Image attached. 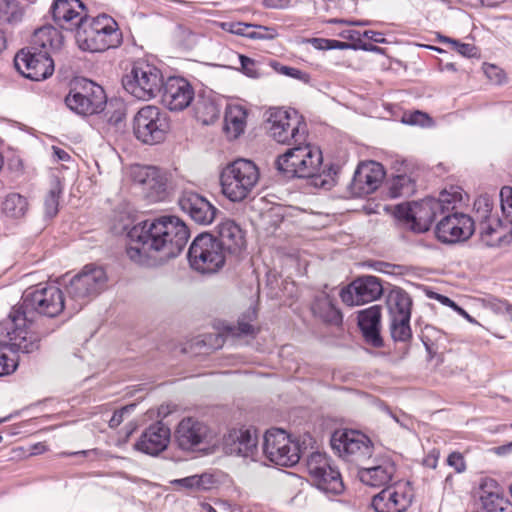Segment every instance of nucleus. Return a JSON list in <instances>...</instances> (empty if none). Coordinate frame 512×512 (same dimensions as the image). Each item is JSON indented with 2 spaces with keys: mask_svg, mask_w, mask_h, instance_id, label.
I'll use <instances>...</instances> for the list:
<instances>
[{
  "mask_svg": "<svg viewBox=\"0 0 512 512\" xmlns=\"http://www.w3.org/2000/svg\"><path fill=\"white\" fill-rule=\"evenodd\" d=\"M390 319L411 318L412 299L400 287L392 288L386 298Z\"/></svg>",
  "mask_w": 512,
  "mask_h": 512,
  "instance_id": "nucleus-33",
  "label": "nucleus"
},
{
  "mask_svg": "<svg viewBox=\"0 0 512 512\" xmlns=\"http://www.w3.org/2000/svg\"><path fill=\"white\" fill-rule=\"evenodd\" d=\"M168 130L167 114L156 106H144L134 116L133 133L144 144L161 143L164 141Z\"/></svg>",
  "mask_w": 512,
  "mask_h": 512,
  "instance_id": "nucleus-13",
  "label": "nucleus"
},
{
  "mask_svg": "<svg viewBox=\"0 0 512 512\" xmlns=\"http://www.w3.org/2000/svg\"><path fill=\"white\" fill-rule=\"evenodd\" d=\"M85 5L80 0H54L51 6V13L54 22L62 29L73 31L81 24Z\"/></svg>",
  "mask_w": 512,
  "mask_h": 512,
  "instance_id": "nucleus-25",
  "label": "nucleus"
},
{
  "mask_svg": "<svg viewBox=\"0 0 512 512\" xmlns=\"http://www.w3.org/2000/svg\"><path fill=\"white\" fill-rule=\"evenodd\" d=\"M325 48L327 50H333V49H339V50H347L352 49L356 50L355 42L349 43V42H342L334 39H328V42H325Z\"/></svg>",
  "mask_w": 512,
  "mask_h": 512,
  "instance_id": "nucleus-53",
  "label": "nucleus"
},
{
  "mask_svg": "<svg viewBox=\"0 0 512 512\" xmlns=\"http://www.w3.org/2000/svg\"><path fill=\"white\" fill-rule=\"evenodd\" d=\"M330 22L332 23H341V24H347V25H353V26H366L369 25L370 22L366 20H359V21H347L343 19H333Z\"/></svg>",
  "mask_w": 512,
  "mask_h": 512,
  "instance_id": "nucleus-60",
  "label": "nucleus"
},
{
  "mask_svg": "<svg viewBox=\"0 0 512 512\" xmlns=\"http://www.w3.org/2000/svg\"><path fill=\"white\" fill-rule=\"evenodd\" d=\"M132 181L140 186L145 197L152 202L162 201L167 196V177L155 166L133 165L130 168Z\"/></svg>",
  "mask_w": 512,
  "mask_h": 512,
  "instance_id": "nucleus-18",
  "label": "nucleus"
},
{
  "mask_svg": "<svg viewBox=\"0 0 512 512\" xmlns=\"http://www.w3.org/2000/svg\"><path fill=\"white\" fill-rule=\"evenodd\" d=\"M211 429L204 422L193 417L182 419L175 430V441L184 451L202 450L212 441Z\"/></svg>",
  "mask_w": 512,
  "mask_h": 512,
  "instance_id": "nucleus-20",
  "label": "nucleus"
},
{
  "mask_svg": "<svg viewBox=\"0 0 512 512\" xmlns=\"http://www.w3.org/2000/svg\"><path fill=\"white\" fill-rule=\"evenodd\" d=\"M370 466H360L358 477L360 481L368 486L380 487L392 481L396 472L394 461L388 457L376 458Z\"/></svg>",
  "mask_w": 512,
  "mask_h": 512,
  "instance_id": "nucleus-26",
  "label": "nucleus"
},
{
  "mask_svg": "<svg viewBox=\"0 0 512 512\" xmlns=\"http://www.w3.org/2000/svg\"><path fill=\"white\" fill-rule=\"evenodd\" d=\"M331 448L339 457L359 467L372 456L371 440L356 430H336L330 440Z\"/></svg>",
  "mask_w": 512,
  "mask_h": 512,
  "instance_id": "nucleus-12",
  "label": "nucleus"
},
{
  "mask_svg": "<svg viewBox=\"0 0 512 512\" xmlns=\"http://www.w3.org/2000/svg\"><path fill=\"white\" fill-rule=\"evenodd\" d=\"M496 487L494 480L481 485L480 500L486 512H512V502L497 492L486 491L485 487Z\"/></svg>",
  "mask_w": 512,
  "mask_h": 512,
  "instance_id": "nucleus-35",
  "label": "nucleus"
},
{
  "mask_svg": "<svg viewBox=\"0 0 512 512\" xmlns=\"http://www.w3.org/2000/svg\"><path fill=\"white\" fill-rule=\"evenodd\" d=\"M178 205L182 212L199 225L211 224L219 210L204 196L191 190L182 192L178 199Z\"/></svg>",
  "mask_w": 512,
  "mask_h": 512,
  "instance_id": "nucleus-21",
  "label": "nucleus"
},
{
  "mask_svg": "<svg viewBox=\"0 0 512 512\" xmlns=\"http://www.w3.org/2000/svg\"><path fill=\"white\" fill-rule=\"evenodd\" d=\"M325 42H328V39H324V38H313L312 39V44L314 45V47L317 49H320V50H327V48L324 47Z\"/></svg>",
  "mask_w": 512,
  "mask_h": 512,
  "instance_id": "nucleus-64",
  "label": "nucleus"
},
{
  "mask_svg": "<svg viewBox=\"0 0 512 512\" xmlns=\"http://www.w3.org/2000/svg\"><path fill=\"white\" fill-rule=\"evenodd\" d=\"M216 232L214 238L226 253L236 255L245 247L244 232L234 220L221 221Z\"/></svg>",
  "mask_w": 512,
  "mask_h": 512,
  "instance_id": "nucleus-29",
  "label": "nucleus"
},
{
  "mask_svg": "<svg viewBox=\"0 0 512 512\" xmlns=\"http://www.w3.org/2000/svg\"><path fill=\"white\" fill-rule=\"evenodd\" d=\"M481 242L487 247H500L512 241V235L499 218L479 224Z\"/></svg>",
  "mask_w": 512,
  "mask_h": 512,
  "instance_id": "nucleus-31",
  "label": "nucleus"
},
{
  "mask_svg": "<svg viewBox=\"0 0 512 512\" xmlns=\"http://www.w3.org/2000/svg\"><path fill=\"white\" fill-rule=\"evenodd\" d=\"M311 309L314 316L318 317L325 323L336 326L342 323V314L335 306L333 299L328 295L316 297Z\"/></svg>",
  "mask_w": 512,
  "mask_h": 512,
  "instance_id": "nucleus-34",
  "label": "nucleus"
},
{
  "mask_svg": "<svg viewBox=\"0 0 512 512\" xmlns=\"http://www.w3.org/2000/svg\"><path fill=\"white\" fill-rule=\"evenodd\" d=\"M358 326L368 345L380 348L384 345L380 334L381 306L373 305L358 312Z\"/></svg>",
  "mask_w": 512,
  "mask_h": 512,
  "instance_id": "nucleus-28",
  "label": "nucleus"
},
{
  "mask_svg": "<svg viewBox=\"0 0 512 512\" xmlns=\"http://www.w3.org/2000/svg\"><path fill=\"white\" fill-rule=\"evenodd\" d=\"M367 38L375 43H387V40L383 37V34L373 30H366L361 34V37Z\"/></svg>",
  "mask_w": 512,
  "mask_h": 512,
  "instance_id": "nucleus-56",
  "label": "nucleus"
},
{
  "mask_svg": "<svg viewBox=\"0 0 512 512\" xmlns=\"http://www.w3.org/2000/svg\"><path fill=\"white\" fill-rule=\"evenodd\" d=\"M117 108L114 111L107 110L105 116L107 117V122L113 126H117L121 123L125 117V108L124 105L120 102L116 103Z\"/></svg>",
  "mask_w": 512,
  "mask_h": 512,
  "instance_id": "nucleus-50",
  "label": "nucleus"
},
{
  "mask_svg": "<svg viewBox=\"0 0 512 512\" xmlns=\"http://www.w3.org/2000/svg\"><path fill=\"white\" fill-rule=\"evenodd\" d=\"M450 209L437 223L435 233L439 241L454 244L469 239L475 230V221L464 213Z\"/></svg>",
  "mask_w": 512,
  "mask_h": 512,
  "instance_id": "nucleus-17",
  "label": "nucleus"
},
{
  "mask_svg": "<svg viewBox=\"0 0 512 512\" xmlns=\"http://www.w3.org/2000/svg\"><path fill=\"white\" fill-rule=\"evenodd\" d=\"M225 251L210 233H201L188 250L190 266L203 274L217 272L225 263Z\"/></svg>",
  "mask_w": 512,
  "mask_h": 512,
  "instance_id": "nucleus-10",
  "label": "nucleus"
},
{
  "mask_svg": "<svg viewBox=\"0 0 512 512\" xmlns=\"http://www.w3.org/2000/svg\"><path fill=\"white\" fill-rule=\"evenodd\" d=\"M269 133L280 144L295 145L306 142V124L297 116L283 109H273L268 117Z\"/></svg>",
  "mask_w": 512,
  "mask_h": 512,
  "instance_id": "nucleus-14",
  "label": "nucleus"
},
{
  "mask_svg": "<svg viewBox=\"0 0 512 512\" xmlns=\"http://www.w3.org/2000/svg\"><path fill=\"white\" fill-rule=\"evenodd\" d=\"M14 66L25 78L42 81L54 72V62L47 51H36L31 48L21 49L14 58Z\"/></svg>",
  "mask_w": 512,
  "mask_h": 512,
  "instance_id": "nucleus-16",
  "label": "nucleus"
},
{
  "mask_svg": "<svg viewBox=\"0 0 512 512\" xmlns=\"http://www.w3.org/2000/svg\"><path fill=\"white\" fill-rule=\"evenodd\" d=\"M356 50H363L374 53H383V49L368 42H363L362 40L359 42H355Z\"/></svg>",
  "mask_w": 512,
  "mask_h": 512,
  "instance_id": "nucleus-57",
  "label": "nucleus"
},
{
  "mask_svg": "<svg viewBox=\"0 0 512 512\" xmlns=\"http://www.w3.org/2000/svg\"><path fill=\"white\" fill-rule=\"evenodd\" d=\"M64 308V294L57 286L41 283L27 288L2 323L7 337L3 345L13 352L28 354L38 350L40 337L33 330V325L43 317L58 316Z\"/></svg>",
  "mask_w": 512,
  "mask_h": 512,
  "instance_id": "nucleus-1",
  "label": "nucleus"
},
{
  "mask_svg": "<svg viewBox=\"0 0 512 512\" xmlns=\"http://www.w3.org/2000/svg\"><path fill=\"white\" fill-rule=\"evenodd\" d=\"M63 187L58 179H54L44 199V213L47 218H54L58 213L59 199Z\"/></svg>",
  "mask_w": 512,
  "mask_h": 512,
  "instance_id": "nucleus-40",
  "label": "nucleus"
},
{
  "mask_svg": "<svg viewBox=\"0 0 512 512\" xmlns=\"http://www.w3.org/2000/svg\"><path fill=\"white\" fill-rule=\"evenodd\" d=\"M161 70L147 61H137L123 76V88L139 100H150L161 93L164 86Z\"/></svg>",
  "mask_w": 512,
  "mask_h": 512,
  "instance_id": "nucleus-8",
  "label": "nucleus"
},
{
  "mask_svg": "<svg viewBox=\"0 0 512 512\" xmlns=\"http://www.w3.org/2000/svg\"><path fill=\"white\" fill-rule=\"evenodd\" d=\"M227 331L236 337L254 336L257 332L253 325L244 321H238L236 325L227 327Z\"/></svg>",
  "mask_w": 512,
  "mask_h": 512,
  "instance_id": "nucleus-47",
  "label": "nucleus"
},
{
  "mask_svg": "<svg viewBox=\"0 0 512 512\" xmlns=\"http://www.w3.org/2000/svg\"><path fill=\"white\" fill-rule=\"evenodd\" d=\"M339 36L341 38L350 40V43L359 42L361 41V33L357 30H344L341 33H339Z\"/></svg>",
  "mask_w": 512,
  "mask_h": 512,
  "instance_id": "nucleus-59",
  "label": "nucleus"
},
{
  "mask_svg": "<svg viewBox=\"0 0 512 512\" xmlns=\"http://www.w3.org/2000/svg\"><path fill=\"white\" fill-rule=\"evenodd\" d=\"M64 37L61 32L51 25L35 30L32 37V47L36 51L57 52L62 48Z\"/></svg>",
  "mask_w": 512,
  "mask_h": 512,
  "instance_id": "nucleus-32",
  "label": "nucleus"
},
{
  "mask_svg": "<svg viewBox=\"0 0 512 512\" xmlns=\"http://www.w3.org/2000/svg\"><path fill=\"white\" fill-rule=\"evenodd\" d=\"M270 66L279 74L298 79L304 83L310 82V75L294 67L285 66L277 61H271Z\"/></svg>",
  "mask_w": 512,
  "mask_h": 512,
  "instance_id": "nucleus-44",
  "label": "nucleus"
},
{
  "mask_svg": "<svg viewBox=\"0 0 512 512\" xmlns=\"http://www.w3.org/2000/svg\"><path fill=\"white\" fill-rule=\"evenodd\" d=\"M499 196L503 215L512 224V187H502Z\"/></svg>",
  "mask_w": 512,
  "mask_h": 512,
  "instance_id": "nucleus-45",
  "label": "nucleus"
},
{
  "mask_svg": "<svg viewBox=\"0 0 512 512\" xmlns=\"http://www.w3.org/2000/svg\"><path fill=\"white\" fill-rule=\"evenodd\" d=\"M2 209L8 217L19 218L25 215L28 209V201L18 193H10L6 196Z\"/></svg>",
  "mask_w": 512,
  "mask_h": 512,
  "instance_id": "nucleus-39",
  "label": "nucleus"
},
{
  "mask_svg": "<svg viewBox=\"0 0 512 512\" xmlns=\"http://www.w3.org/2000/svg\"><path fill=\"white\" fill-rule=\"evenodd\" d=\"M247 112L240 105H229L225 112V128L236 138L244 132Z\"/></svg>",
  "mask_w": 512,
  "mask_h": 512,
  "instance_id": "nucleus-36",
  "label": "nucleus"
},
{
  "mask_svg": "<svg viewBox=\"0 0 512 512\" xmlns=\"http://www.w3.org/2000/svg\"><path fill=\"white\" fill-rule=\"evenodd\" d=\"M65 104L74 113L89 116L104 111L107 96L97 83L86 78H77L71 84Z\"/></svg>",
  "mask_w": 512,
  "mask_h": 512,
  "instance_id": "nucleus-9",
  "label": "nucleus"
},
{
  "mask_svg": "<svg viewBox=\"0 0 512 512\" xmlns=\"http://www.w3.org/2000/svg\"><path fill=\"white\" fill-rule=\"evenodd\" d=\"M127 237V256L144 265L150 259L166 261L177 257L185 248L190 231L179 217L164 215L134 225Z\"/></svg>",
  "mask_w": 512,
  "mask_h": 512,
  "instance_id": "nucleus-2",
  "label": "nucleus"
},
{
  "mask_svg": "<svg viewBox=\"0 0 512 512\" xmlns=\"http://www.w3.org/2000/svg\"><path fill=\"white\" fill-rule=\"evenodd\" d=\"M171 483L190 490L207 489L210 483V476L207 474L191 475L185 478L175 479Z\"/></svg>",
  "mask_w": 512,
  "mask_h": 512,
  "instance_id": "nucleus-42",
  "label": "nucleus"
},
{
  "mask_svg": "<svg viewBox=\"0 0 512 512\" xmlns=\"http://www.w3.org/2000/svg\"><path fill=\"white\" fill-rule=\"evenodd\" d=\"M495 452L498 455H507L509 453H512V441L508 444L496 447Z\"/></svg>",
  "mask_w": 512,
  "mask_h": 512,
  "instance_id": "nucleus-62",
  "label": "nucleus"
},
{
  "mask_svg": "<svg viewBox=\"0 0 512 512\" xmlns=\"http://www.w3.org/2000/svg\"><path fill=\"white\" fill-rule=\"evenodd\" d=\"M258 437L250 429H232L223 438L226 454L252 458L258 452Z\"/></svg>",
  "mask_w": 512,
  "mask_h": 512,
  "instance_id": "nucleus-24",
  "label": "nucleus"
},
{
  "mask_svg": "<svg viewBox=\"0 0 512 512\" xmlns=\"http://www.w3.org/2000/svg\"><path fill=\"white\" fill-rule=\"evenodd\" d=\"M427 296L430 299H435V300L439 301L441 304H443L445 306L451 307L453 310H455L457 307V304L453 300H451L449 297L439 294L437 292L429 291L427 293Z\"/></svg>",
  "mask_w": 512,
  "mask_h": 512,
  "instance_id": "nucleus-54",
  "label": "nucleus"
},
{
  "mask_svg": "<svg viewBox=\"0 0 512 512\" xmlns=\"http://www.w3.org/2000/svg\"><path fill=\"white\" fill-rule=\"evenodd\" d=\"M263 453L272 463L291 467L299 462L303 452L300 443L284 430L272 428L264 435Z\"/></svg>",
  "mask_w": 512,
  "mask_h": 512,
  "instance_id": "nucleus-11",
  "label": "nucleus"
},
{
  "mask_svg": "<svg viewBox=\"0 0 512 512\" xmlns=\"http://www.w3.org/2000/svg\"><path fill=\"white\" fill-rule=\"evenodd\" d=\"M492 208L493 205L490 202L489 198L486 196H480L475 200L474 210L476 220L479 222V224H481L482 221H490L493 218H497L496 216H493L491 214Z\"/></svg>",
  "mask_w": 512,
  "mask_h": 512,
  "instance_id": "nucleus-43",
  "label": "nucleus"
},
{
  "mask_svg": "<svg viewBox=\"0 0 512 512\" xmlns=\"http://www.w3.org/2000/svg\"><path fill=\"white\" fill-rule=\"evenodd\" d=\"M454 195L442 192L438 199L427 197L419 202H405L393 207L394 217L414 233L427 232L438 216L444 215L454 201Z\"/></svg>",
  "mask_w": 512,
  "mask_h": 512,
  "instance_id": "nucleus-4",
  "label": "nucleus"
},
{
  "mask_svg": "<svg viewBox=\"0 0 512 512\" xmlns=\"http://www.w3.org/2000/svg\"><path fill=\"white\" fill-rule=\"evenodd\" d=\"M307 469L315 485L326 493L339 494L344 485L339 470L326 454L314 452L307 459Z\"/></svg>",
  "mask_w": 512,
  "mask_h": 512,
  "instance_id": "nucleus-15",
  "label": "nucleus"
},
{
  "mask_svg": "<svg viewBox=\"0 0 512 512\" xmlns=\"http://www.w3.org/2000/svg\"><path fill=\"white\" fill-rule=\"evenodd\" d=\"M259 169L248 159H237L220 174L222 193L232 202L246 199L259 181Z\"/></svg>",
  "mask_w": 512,
  "mask_h": 512,
  "instance_id": "nucleus-6",
  "label": "nucleus"
},
{
  "mask_svg": "<svg viewBox=\"0 0 512 512\" xmlns=\"http://www.w3.org/2000/svg\"><path fill=\"white\" fill-rule=\"evenodd\" d=\"M411 502V495L388 486L373 496L371 505L376 512H405Z\"/></svg>",
  "mask_w": 512,
  "mask_h": 512,
  "instance_id": "nucleus-30",
  "label": "nucleus"
},
{
  "mask_svg": "<svg viewBox=\"0 0 512 512\" xmlns=\"http://www.w3.org/2000/svg\"><path fill=\"white\" fill-rule=\"evenodd\" d=\"M414 191V180L406 174H399L392 178L389 185L388 195L391 198H398L402 196H410Z\"/></svg>",
  "mask_w": 512,
  "mask_h": 512,
  "instance_id": "nucleus-38",
  "label": "nucleus"
},
{
  "mask_svg": "<svg viewBox=\"0 0 512 512\" xmlns=\"http://www.w3.org/2000/svg\"><path fill=\"white\" fill-rule=\"evenodd\" d=\"M383 293L381 279L373 275H362L343 288L340 297L348 306H358L379 299Z\"/></svg>",
  "mask_w": 512,
  "mask_h": 512,
  "instance_id": "nucleus-19",
  "label": "nucleus"
},
{
  "mask_svg": "<svg viewBox=\"0 0 512 512\" xmlns=\"http://www.w3.org/2000/svg\"><path fill=\"white\" fill-rule=\"evenodd\" d=\"M17 366L16 360L8 357L3 351V347L0 346V377L10 375L16 370Z\"/></svg>",
  "mask_w": 512,
  "mask_h": 512,
  "instance_id": "nucleus-48",
  "label": "nucleus"
},
{
  "mask_svg": "<svg viewBox=\"0 0 512 512\" xmlns=\"http://www.w3.org/2000/svg\"><path fill=\"white\" fill-rule=\"evenodd\" d=\"M454 49L462 56L467 58L478 57V49L475 45L469 43H461L457 40Z\"/></svg>",
  "mask_w": 512,
  "mask_h": 512,
  "instance_id": "nucleus-51",
  "label": "nucleus"
},
{
  "mask_svg": "<svg viewBox=\"0 0 512 512\" xmlns=\"http://www.w3.org/2000/svg\"><path fill=\"white\" fill-rule=\"evenodd\" d=\"M107 281V274L102 267L85 265L65 286L72 309L79 311L99 296L106 289Z\"/></svg>",
  "mask_w": 512,
  "mask_h": 512,
  "instance_id": "nucleus-7",
  "label": "nucleus"
},
{
  "mask_svg": "<svg viewBox=\"0 0 512 512\" xmlns=\"http://www.w3.org/2000/svg\"><path fill=\"white\" fill-rule=\"evenodd\" d=\"M53 152L56 158L60 161H68L70 159V155L63 149L58 147H53Z\"/></svg>",
  "mask_w": 512,
  "mask_h": 512,
  "instance_id": "nucleus-61",
  "label": "nucleus"
},
{
  "mask_svg": "<svg viewBox=\"0 0 512 512\" xmlns=\"http://www.w3.org/2000/svg\"><path fill=\"white\" fill-rule=\"evenodd\" d=\"M170 434L168 426L162 422H156L145 429L134 444V448L148 455H158L167 448Z\"/></svg>",
  "mask_w": 512,
  "mask_h": 512,
  "instance_id": "nucleus-27",
  "label": "nucleus"
},
{
  "mask_svg": "<svg viewBox=\"0 0 512 512\" xmlns=\"http://www.w3.org/2000/svg\"><path fill=\"white\" fill-rule=\"evenodd\" d=\"M447 464L455 469L456 472L460 473L466 469V465L463 456L458 452H452L447 457Z\"/></svg>",
  "mask_w": 512,
  "mask_h": 512,
  "instance_id": "nucleus-52",
  "label": "nucleus"
},
{
  "mask_svg": "<svg viewBox=\"0 0 512 512\" xmlns=\"http://www.w3.org/2000/svg\"><path fill=\"white\" fill-rule=\"evenodd\" d=\"M390 334L395 342H409L412 339L410 318L390 319Z\"/></svg>",
  "mask_w": 512,
  "mask_h": 512,
  "instance_id": "nucleus-41",
  "label": "nucleus"
},
{
  "mask_svg": "<svg viewBox=\"0 0 512 512\" xmlns=\"http://www.w3.org/2000/svg\"><path fill=\"white\" fill-rule=\"evenodd\" d=\"M238 58L240 61L241 70L246 76L250 78L260 77L261 73L258 69L257 62L254 59L242 54H239Z\"/></svg>",
  "mask_w": 512,
  "mask_h": 512,
  "instance_id": "nucleus-46",
  "label": "nucleus"
},
{
  "mask_svg": "<svg viewBox=\"0 0 512 512\" xmlns=\"http://www.w3.org/2000/svg\"><path fill=\"white\" fill-rule=\"evenodd\" d=\"M290 0H263L262 3L269 9H283L289 5Z\"/></svg>",
  "mask_w": 512,
  "mask_h": 512,
  "instance_id": "nucleus-58",
  "label": "nucleus"
},
{
  "mask_svg": "<svg viewBox=\"0 0 512 512\" xmlns=\"http://www.w3.org/2000/svg\"><path fill=\"white\" fill-rule=\"evenodd\" d=\"M322 162L321 150L304 142L293 145L279 155L275 167L287 179L309 178L314 187L330 189L334 185V179L330 171L319 172Z\"/></svg>",
  "mask_w": 512,
  "mask_h": 512,
  "instance_id": "nucleus-3",
  "label": "nucleus"
},
{
  "mask_svg": "<svg viewBox=\"0 0 512 512\" xmlns=\"http://www.w3.org/2000/svg\"><path fill=\"white\" fill-rule=\"evenodd\" d=\"M136 408L135 403L128 404L126 406L121 407L120 409L116 410L111 419L109 420V427L110 428H117L124 420V417L130 413H132Z\"/></svg>",
  "mask_w": 512,
  "mask_h": 512,
  "instance_id": "nucleus-49",
  "label": "nucleus"
},
{
  "mask_svg": "<svg viewBox=\"0 0 512 512\" xmlns=\"http://www.w3.org/2000/svg\"><path fill=\"white\" fill-rule=\"evenodd\" d=\"M385 177L382 164L376 161H366L358 165L350 183L351 194L362 197L373 193Z\"/></svg>",
  "mask_w": 512,
  "mask_h": 512,
  "instance_id": "nucleus-22",
  "label": "nucleus"
},
{
  "mask_svg": "<svg viewBox=\"0 0 512 512\" xmlns=\"http://www.w3.org/2000/svg\"><path fill=\"white\" fill-rule=\"evenodd\" d=\"M390 415L401 427L408 428L409 419L405 415L399 417L398 415L393 414L392 412H390Z\"/></svg>",
  "mask_w": 512,
  "mask_h": 512,
  "instance_id": "nucleus-63",
  "label": "nucleus"
},
{
  "mask_svg": "<svg viewBox=\"0 0 512 512\" xmlns=\"http://www.w3.org/2000/svg\"><path fill=\"white\" fill-rule=\"evenodd\" d=\"M229 26L227 29L229 32L243 36L249 39H272V35H266V34H259L256 30H261L264 32H268L271 30V28L261 25H253V24H247L242 22H234V23H225L224 26Z\"/></svg>",
  "mask_w": 512,
  "mask_h": 512,
  "instance_id": "nucleus-37",
  "label": "nucleus"
},
{
  "mask_svg": "<svg viewBox=\"0 0 512 512\" xmlns=\"http://www.w3.org/2000/svg\"><path fill=\"white\" fill-rule=\"evenodd\" d=\"M78 47L83 51L104 52L121 44L122 34L116 21L106 15L82 18L75 33Z\"/></svg>",
  "mask_w": 512,
  "mask_h": 512,
  "instance_id": "nucleus-5",
  "label": "nucleus"
},
{
  "mask_svg": "<svg viewBox=\"0 0 512 512\" xmlns=\"http://www.w3.org/2000/svg\"><path fill=\"white\" fill-rule=\"evenodd\" d=\"M429 119L430 118L428 117L427 114L421 111H415L414 113L409 115L405 122L411 125H424L425 121Z\"/></svg>",
  "mask_w": 512,
  "mask_h": 512,
  "instance_id": "nucleus-55",
  "label": "nucleus"
},
{
  "mask_svg": "<svg viewBox=\"0 0 512 512\" xmlns=\"http://www.w3.org/2000/svg\"><path fill=\"white\" fill-rule=\"evenodd\" d=\"M160 94L162 104L170 111L186 109L195 95L192 85L182 77H169Z\"/></svg>",
  "mask_w": 512,
  "mask_h": 512,
  "instance_id": "nucleus-23",
  "label": "nucleus"
}]
</instances>
